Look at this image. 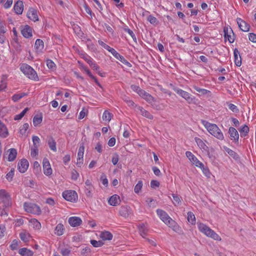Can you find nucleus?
Returning <instances> with one entry per match:
<instances>
[{"label": "nucleus", "instance_id": "f8f14e48", "mask_svg": "<svg viewBox=\"0 0 256 256\" xmlns=\"http://www.w3.org/2000/svg\"><path fill=\"white\" fill-rule=\"evenodd\" d=\"M132 210L131 208L128 206H122L119 210V214L120 216L127 218L132 214Z\"/></svg>", "mask_w": 256, "mask_h": 256}, {"label": "nucleus", "instance_id": "4be33fe9", "mask_svg": "<svg viewBox=\"0 0 256 256\" xmlns=\"http://www.w3.org/2000/svg\"><path fill=\"white\" fill-rule=\"evenodd\" d=\"M120 196L117 194H114L110 197L108 200V204L113 206H116L120 204Z\"/></svg>", "mask_w": 256, "mask_h": 256}, {"label": "nucleus", "instance_id": "7c9ffc66", "mask_svg": "<svg viewBox=\"0 0 256 256\" xmlns=\"http://www.w3.org/2000/svg\"><path fill=\"white\" fill-rule=\"evenodd\" d=\"M64 230V225L62 224H58L56 227L54 233L56 235L60 236L63 234Z\"/></svg>", "mask_w": 256, "mask_h": 256}, {"label": "nucleus", "instance_id": "a878e982", "mask_svg": "<svg viewBox=\"0 0 256 256\" xmlns=\"http://www.w3.org/2000/svg\"><path fill=\"white\" fill-rule=\"evenodd\" d=\"M8 132L5 125L0 120V136L5 138L8 136Z\"/></svg>", "mask_w": 256, "mask_h": 256}, {"label": "nucleus", "instance_id": "5701e85b", "mask_svg": "<svg viewBox=\"0 0 256 256\" xmlns=\"http://www.w3.org/2000/svg\"><path fill=\"white\" fill-rule=\"evenodd\" d=\"M34 48L37 52H42L44 48V42L40 39H37L35 42Z\"/></svg>", "mask_w": 256, "mask_h": 256}, {"label": "nucleus", "instance_id": "4c0bfd02", "mask_svg": "<svg viewBox=\"0 0 256 256\" xmlns=\"http://www.w3.org/2000/svg\"><path fill=\"white\" fill-rule=\"evenodd\" d=\"M240 132L242 136H245L248 134L249 132V128L246 125H244L240 128Z\"/></svg>", "mask_w": 256, "mask_h": 256}, {"label": "nucleus", "instance_id": "0e129e2a", "mask_svg": "<svg viewBox=\"0 0 256 256\" xmlns=\"http://www.w3.org/2000/svg\"><path fill=\"white\" fill-rule=\"evenodd\" d=\"M100 180H101V181L102 182V184L105 186H108V179L106 178V176L105 174H102L101 176V177H100Z\"/></svg>", "mask_w": 256, "mask_h": 256}, {"label": "nucleus", "instance_id": "6e6d98bb", "mask_svg": "<svg viewBox=\"0 0 256 256\" xmlns=\"http://www.w3.org/2000/svg\"><path fill=\"white\" fill-rule=\"evenodd\" d=\"M20 239L24 242H27L28 241L29 236H28L24 232H21L20 234Z\"/></svg>", "mask_w": 256, "mask_h": 256}, {"label": "nucleus", "instance_id": "864d4df0", "mask_svg": "<svg viewBox=\"0 0 256 256\" xmlns=\"http://www.w3.org/2000/svg\"><path fill=\"white\" fill-rule=\"evenodd\" d=\"M29 128V124L28 123H25L23 124L22 128H20V132L22 134H24L26 131Z\"/></svg>", "mask_w": 256, "mask_h": 256}, {"label": "nucleus", "instance_id": "9b49d317", "mask_svg": "<svg viewBox=\"0 0 256 256\" xmlns=\"http://www.w3.org/2000/svg\"><path fill=\"white\" fill-rule=\"evenodd\" d=\"M110 52L118 60H120L123 64L130 66V64L124 58L118 53L114 48L110 49Z\"/></svg>", "mask_w": 256, "mask_h": 256}, {"label": "nucleus", "instance_id": "f03ea898", "mask_svg": "<svg viewBox=\"0 0 256 256\" xmlns=\"http://www.w3.org/2000/svg\"><path fill=\"white\" fill-rule=\"evenodd\" d=\"M202 124L212 135L220 140L224 139V134L217 125L210 124L205 120H202Z\"/></svg>", "mask_w": 256, "mask_h": 256}, {"label": "nucleus", "instance_id": "aec40b11", "mask_svg": "<svg viewBox=\"0 0 256 256\" xmlns=\"http://www.w3.org/2000/svg\"><path fill=\"white\" fill-rule=\"evenodd\" d=\"M21 33L26 38H30L32 36V30L28 25H26L22 28Z\"/></svg>", "mask_w": 256, "mask_h": 256}, {"label": "nucleus", "instance_id": "dca6fc26", "mask_svg": "<svg viewBox=\"0 0 256 256\" xmlns=\"http://www.w3.org/2000/svg\"><path fill=\"white\" fill-rule=\"evenodd\" d=\"M194 140L199 148L200 149L203 150L205 151L207 153V154L208 156L210 158L209 152V148L202 141V140L198 138H195Z\"/></svg>", "mask_w": 256, "mask_h": 256}, {"label": "nucleus", "instance_id": "58836bf2", "mask_svg": "<svg viewBox=\"0 0 256 256\" xmlns=\"http://www.w3.org/2000/svg\"><path fill=\"white\" fill-rule=\"evenodd\" d=\"M83 156H84L83 152L82 153V152H78L76 164L79 167H80L83 164Z\"/></svg>", "mask_w": 256, "mask_h": 256}, {"label": "nucleus", "instance_id": "f257e3e1", "mask_svg": "<svg viewBox=\"0 0 256 256\" xmlns=\"http://www.w3.org/2000/svg\"><path fill=\"white\" fill-rule=\"evenodd\" d=\"M156 213L161 220L169 227L171 228L174 232L178 233H180L181 232L180 227L166 212L160 209H158Z\"/></svg>", "mask_w": 256, "mask_h": 256}, {"label": "nucleus", "instance_id": "603ef678", "mask_svg": "<svg viewBox=\"0 0 256 256\" xmlns=\"http://www.w3.org/2000/svg\"><path fill=\"white\" fill-rule=\"evenodd\" d=\"M124 32H128L131 36V37L134 42H136V36L134 32H132V30L128 28H124Z\"/></svg>", "mask_w": 256, "mask_h": 256}, {"label": "nucleus", "instance_id": "423d86ee", "mask_svg": "<svg viewBox=\"0 0 256 256\" xmlns=\"http://www.w3.org/2000/svg\"><path fill=\"white\" fill-rule=\"evenodd\" d=\"M63 198L70 202H76L78 199V194L74 190H66L62 192Z\"/></svg>", "mask_w": 256, "mask_h": 256}, {"label": "nucleus", "instance_id": "72a5a7b5", "mask_svg": "<svg viewBox=\"0 0 256 256\" xmlns=\"http://www.w3.org/2000/svg\"><path fill=\"white\" fill-rule=\"evenodd\" d=\"M139 232L140 233V234L144 238V236L146 235L147 232H148V229L144 226V224H141L138 228Z\"/></svg>", "mask_w": 256, "mask_h": 256}, {"label": "nucleus", "instance_id": "e433bc0d", "mask_svg": "<svg viewBox=\"0 0 256 256\" xmlns=\"http://www.w3.org/2000/svg\"><path fill=\"white\" fill-rule=\"evenodd\" d=\"M194 88L201 95H206L210 93V92L206 89L200 88L196 86H194Z\"/></svg>", "mask_w": 256, "mask_h": 256}, {"label": "nucleus", "instance_id": "bb28decb", "mask_svg": "<svg viewBox=\"0 0 256 256\" xmlns=\"http://www.w3.org/2000/svg\"><path fill=\"white\" fill-rule=\"evenodd\" d=\"M138 110L140 111V114L142 116L150 120H152L154 118V116L149 112L144 110L142 107L138 106Z\"/></svg>", "mask_w": 256, "mask_h": 256}, {"label": "nucleus", "instance_id": "6e6552de", "mask_svg": "<svg viewBox=\"0 0 256 256\" xmlns=\"http://www.w3.org/2000/svg\"><path fill=\"white\" fill-rule=\"evenodd\" d=\"M0 202H4L6 206H11L12 202L10 196L4 190H0Z\"/></svg>", "mask_w": 256, "mask_h": 256}, {"label": "nucleus", "instance_id": "c756f323", "mask_svg": "<svg viewBox=\"0 0 256 256\" xmlns=\"http://www.w3.org/2000/svg\"><path fill=\"white\" fill-rule=\"evenodd\" d=\"M100 237L104 240H111L113 238V236L110 232L105 231L102 232L100 234Z\"/></svg>", "mask_w": 256, "mask_h": 256}, {"label": "nucleus", "instance_id": "6ab92c4d", "mask_svg": "<svg viewBox=\"0 0 256 256\" xmlns=\"http://www.w3.org/2000/svg\"><path fill=\"white\" fill-rule=\"evenodd\" d=\"M27 16L28 18L33 20L34 22L37 21L38 20L37 11L32 8H30L28 10V11L27 13Z\"/></svg>", "mask_w": 256, "mask_h": 256}, {"label": "nucleus", "instance_id": "774afa93", "mask_svg": "<svg viewBox=\"0 0 256 256\" xmlns=\"http://www.w3.org/2000/svg\"><path fill=\"white\" fill-rule=\"evenodd\" d=\"M248 38L250 40L253 42H256V34L254 33H250L249 34Z\"/></svg>", "mask_w": 256, "mask_h": 256}, {"label": "nucleus", "instance_id": "ddd939ff", "mask_svg": "<svg viewBox=\"0 0 256 256\" xmlns=\"http://www.w3.org/2000/svg\"><path fill=\"white\" fill-rule=\"evenodd\" d=\"M28 166V161L26 159L23 158L18 162V170L20 172L24 173L27 170Z\"/></svg>", "mask_w": 256, "mask_h": 256}, {"label": "nucleus", "instance_id": "052dcab7", "mask_svg": "<svg viewBox=\"0 0 256 256\" xmlns=\"http://www.w3.org/2000/svg\"><path fill=\"white\" fill-rule=\"evenodd\" d=\"M60 252L63 256H68L70 252V250L68 248H62Z\"/></svg>", "mask_w": 256, "mask_h": 256}, {"label": "nucleus", "instance_id": "cd10ccee", "mask_svg": "<svg viewBox=\"0 0 256 256\" xmlns=\"http://www.w3.org/2000/svg\"><path fill=\"white\" fill-rule=\"evenodd\" d=\"M18 253L22 256H32L34 254L32 250L25 248H20Z\"/></svg>", "mask_w": 256, "mask_h": 256}, {"label": "nucleus", "instance_id": "ea45409f", "mask_svg": "<svg viewBox=\"0 0 256 256\" xmlns=\"http://www.w3.org/2000/svg\"><path fill=\"white\" fill-rule=\"evenodd\" d=\"M112 116V114L105 110L102 115V119L106 121L110 122Z\"/></svg>", "mask_w": 256, "mask_h": 256}, {"label": "nucleus", "instance_id": "2eb2a0df", "mask_svg": "<svg viewBox=\"0 0 256 256\" xmlns=\"http://www.w3.org/2000/svg\"><path fill=\"white\" fill-rule=\"evenodd\" d=\"M238 27L243 32H248L250 30V26L249 24L246 23L245 21L241 19L240 18H237L236 19Z\"/></svg>", "mask_w": 256, "mask_h": 256}, {"label": "nucleus", "instance_id": "49530a36", "mask_svg": "<svg viewBox=\"0 0 256 256\" xmlns=\"http://www.w3.org/2000/svg\"><path fill=\"white\" fill-rule=\"evenodd\" d=\"M142 180H140L138 182V184L136 185L134 191L136 193H138L142 190Z\"/></svg>", "mask_w": 256, "mask_h": 256}, {"label": "nucleus", "instance_id": "680f3d73", "mask_svg": "<svg viewBox=\"0 0 256 256\" xmlns=\"http://www.w3.org/2000/svg\"><path fill=\"white\" fill-rule=\"evenodd\" d=\"M79 176V174L75 170L72 171V179L73 180H76Z\"/></svg>", "mask_w": 256, "mask_h": 256}, {"label": "nucleus", "instance_id": "c9c22d12", "mask_svg": "<svg viewBox=\"0 0 256 256\" xmlns=\"http://www.w3.org/2000/svg\"><path fill=\"white\" fill-rule=\"evenodd\" d=\"M188 220L192 224L196 223V218L192 212H188Z\"/></svg>", "mask_w": 256, "mask_h": 256}, {"label": "nucleus", "instance_id": "bf43d9fd", "mask_svg": "<svg viewBox=\"0 0 256 256\" xmlns=\"http://www.w3.org/2000/svg\"><path fill=\"white\" fill-rule=\"evenodd\" d=\"M228 108L234 112H239L237 106L232 104H230L228 105Z\"/></svg>", "mask_w": 256, "mask_h": 256}, {"label": "nucleus", "instance_id": "412c9836", "mask_svg": "<svg viewBox=\"0 0 256 256\" xmlns=\"http://www.w3.org/2000/svg\"><path fill=\"white\" fill-rule=\"evenodd\" d=\"M14 9L16 14H22L24 10V5L22 2L21 0L17 1L14 5Z\"/></svg>", "mask_w": 256, "mask_h": 256}, {"label": "nucleus", "instance_id": "a18cd8bd", "mask_svg": "<svg viewBox=\"0 0 256 256\" xmlns=\"http://www.w3.org/2000/svg\"><path fill=\"white\" fill-rule=\"evenodd\" d=\"M46 65L50 69L55 70L56 68V64L53 61L50 59L46 60Z\"/></svg>", "mask_w": 256, "mask_h": 256}, {"label": "nucleus", "instance_id": "f704fd0d", "mask_svg": "<svg viewBox=\"0 0 256 256\" xmlns=\"http://www.w3.org/2000/svg\"><path fill=\"white\" fill-rule=\"evenodd\" d=\"M28 110V108H25L20 114L14 116V120H21Z\"/></svg>", "mask_w": 256, "mask_h": 256}, {"label": "nucleus", "instance_id": "393cba45", "mask_svg": "<svg viewBox=\"0 0 256 256\" xmlns=\"http://www.w3.org/2000/svg\"><path fill=\"white\" fill-rule=\"evenodd\" d=\"M234 62L236 66H240L242 64V58L237 48L234 50Z\"/></svg>", "mask_w": 256, "mask_h": 256}, {"label": "nucleus", "instance_id": "69168bd1", "mask_svg": "<svg viewBox=\"0 0 256 256\" xmlns=\"http://www.w3.org/2000/svg\"><path fill=\"white\" fill-rule=\"evenodd\" d=\"M5 232V226L2 224H0V238H2L4 236Z\"/></svg>", "mask_w": 256, "mask_h": 256}, {"label": "nucleus", "instance_id": "0eeeda50", "mask_svg": "<svg viewBox=\"0 0 256 256\" xmlns=\"http://www.w3.org/2000/svg\"><path fill=\"white\" fill-rule=\"evenodd\" d=\"M174 90L177 94L184 98L188 103L190 104L194 102V98L192 97L188 92L178 88H174Z\"/></svg>", "mask_w": 256, "mask_h": 256}, {"label": "nucleus", "instance_id": "b1692460", "mask_svg": "<svg viewBox=\"0 0 256 256\" xmlns=\"http://www.w3.org/2000/svg\"><path fill=\"white\" fill-rule=\"evenodd\" d=\"M8 160L12 162L15 160L17 156V151L15 148H10L8 150Z\"/></svg>", "mask_w": 256, "mask_h": 256}, {"label": "nucleus", "instance_id": "de8ad7c7", "mask_svg": "<svg viewBox=\"0 0 256 256\" xmlns=\"http://www.w3.org/2000/svg\"><path fill=\"white\" fill-rule=\"evenodd\" d=\"M31 222L34 226V228L36 229L39 230L41 228L40 223L36 219H32Z\"/></svg>", "mask_w": 256, "mask_h": 256}, {"label": "nucleus", "instance_id": "473e14b6", "mask_svg": "<svg viewBox=\"0 0 256 256\" xmlns=\"http://www.w3.org/2000/svg\"><path fill=\"white\" fill-rule=\"evenodd\" d=\"M224 38L226 40H228L230 43L234 42V39L230 34H228V28H224Z\"/></svg>", "mask_w": 256, "mask_h": 256}, {"label": "nucleus", "instance_id": "20e7f679", "mask_svg": "<svg viewBox=\"0 0 256 256\" xmlns=\"http://www.w3.org/2000/svg\"><path fill=\"white\" fill-rule=\"evenodd\" d=\"M198 229L202 232L204 234L210 237L214 240H220V237L213 230L204 224L198 225Z\"/></svg>", "mask_w": 256, "mask_h": 256}, {"label": "nucleus", "instance_id": "4d7b16f0", "mask_svg": "<svg viewBox=\"0 0 256 256\" xmlns=\"http://www.w3.org/2000/svg\"><path fill=\"white\" fill-rule=\"evenodd\" d=\"M148 103L154 102V98L150 94L147 93L146 96L143 98Z\"/></svg>", "mask_w": 256, "mask_h": 256}, {"label": "nucleus", "instance_id": "a211bd4d", "mask_svg": "<svg viewBox=\"0 0 256 256\" xmlns=\"http://www.w3.org/2000/svg\"><path fill=\"white\" fill-rule=\"evenodd\" d=\"M228 134L232 140H233L235 142H238L239 138L238 134L235 128L230 127L228 130Z\"/></svg>", "mask_w": 256, "mask_h": 256}, {"label": "nucleus", "instance_id": "1a4fd4ad", "mask_svg": "<svg viewBox=\"0 0 256 256\" xmlns=\"http://www.w3.org/2000/svg\"><path fill=\"white\" fill-rule=\"evenodd\" d=\"M186 156L189 160L196 166L200 167L203 166V164L200 162L190 152L187 151L186 152Z\"/></svg>", "mask_w": 256, "mask_h": 256}, {"label": "nucleus", "instance_id": "a19ab883", "mask_svg": "<svg viewBox=\"0 0 256 256\" xmlns=\"http://www.w3.org/2000/svg\"><path fill=\"white\" fill-rule=\"evenodd\" d=\"M172 195L174 199L173 204L174 206L178 205L181 202L180 197L175 194H172Z\"/></svg>", "mask_w": 256, "mask_h": 256}, {"label": "nucleus", "instance_id": "338daca9", "mask_svg": "<svg viewBox=\"0 0 256 256\" xmlns=\"http://www.w3.org/2000/svg\"><path fill=\"white\" fill-rule=\"evenodd\" d=\"M38 148H31L30 155L34 157L38 154Z\"/></svg>", "mask_w": 256, "mask_h": 256}, {"label": "nucleus", "instance_id": "2f4dec72", "mask_svg": "<svg viewBox=\"0 0 256 256\" xmlns=\"http://www.w3.org/2000/svg\"><path fill=\"white\" fill-rule=\"evenodd\" d=\"M26 96H28V94L26 92H22L21 94H14L12 96V99L14 102H16L23 97Z\"/></svg>", "mask_w": 256, "mask_h": 256}, {"label": "nucleus", "instance_id": "5fc2aeb1", "mask_svg": "<svg viewBox=\"0 0 256 256\" xmlns=\"http://www.w3.org/2000/svg\"><path fill=\"white\" fill-rule=\"evenodd\" d=\"M98 42L102 48L108 50V52H110V49H112L113 48H110L109 46L104 42L102 40H99Z\"/></svg>", "mask_w": 256, "mask_h": 256}, {"label": "nucleus", "instance_id": "9d476101", "mask_svg": "<svg viewBox=\"0 0 256 256\" xmlns=\"http://www.w3.org/2000/svg\"><path fill=\"white\" fill-rule=\"evenodd\" d=\"M43 171L44 174L47 176H50L52 174V170L48 160L44 158L42 162Z\"/></svg>", "mask_w": 256, "mask_h": 256}, {"label": "nucleus", "instance_id": "f3484780", "mask_svg": "<svg viewBox=\"0 0 256 256\" xmlns=\"http://www.w3.org/2000/svg\"><path fill=\"white\" fill-rule=\"evenodd\" d=\"M82 222V220L79 217L72 216L68 219V223L72 227L79 226L81 224Z\"/></svg>", "mask_w": 256, "mask_h": 256}, {"label": "nucleus", "instance_id": "4468645a", "mask_svg": "<svg viewBox=\"0 0 256 256\" xmlns=\"http://www.w3.org/2000/svg\"><path fill=\"white\" fill-rule=\"evenodd\" d=\"M86 186L85 188L84 192L86 196L91 198L92 196V192L94 188L90 180H87L85 182Z\"/></svg>", "mask_w": 256, "mask_h": 256}, {"label": "nucleus", "instance_id": "e2e57ef3", "mask_svg": "<svg viewBox=\"0 0 256 256\" xmlns=\"http://www.w3.org/2000/svg\"><path fill=\"white\" fill-rule=\"evenodd\" d=\"M119 160V156L117 154H114L112 158V162L113 164L116 165L117 164Z\"/></svg>", "mask_w": 256, "mask_h": 256}, {"label": "nucleus", "instance_id": "8fccbe9b", "mask_svg": "<svg viewBox=\"0 0 256 256\" xmlns=\"http://www.w3.org/2000/svg\"><path fill=\"white\" fill-rule=\"evenodd\" d=\"M32 141L34 144V147L38 148L40 146V139L38 136H33Z\"/></svg>", "mask_w": 256, "mask_h": 256}, {"label": "nucleus", "instance_id": "3c124183", "mask_svg": "<svg viewBox=\"0 0 256 256\" xmlns=\"http://www.w3.org/2000/svg\"><path fill=\"white\" fill-rule=\"evenodd\" d=\"M14 168L11 169V170L6 174V178L9 182H10L12 180V178L14 175Z\"/></svg>", "mask_w": 256, "mask_h": 256}, {"label": "nucleus", "instance_id": "39448f33", "mask_svg": "<svg viewBox=\"0 0 256 256\" xmlns=\"http://www.w3.org/2000/svg\"><path fill=\"white\" fill-rule=\"evenodd\" d=\"M24 207L25 210L28 212L36 214H40L41 213L40 206L36 204L24 202Z\"/></svg>", "mask_w": 256, "mask_h": 256}, {"label": "nucleus", "instance_id": "7ed1b4c3", "mask_svg": "<svg viewBox=\"0 0 256 256\" xmlns=\"http://www.w3.org/2000/svg\"><path fill=\"white\" fill-rule=\"evenodd\" d=\"M20 70L29 78L34 80H38V76L36 71L28 64H22L20 66Z\"/></svg>", "mask_w": 256, "mask_h": 256}, {"label": "nucleus", "instance_id": "c85d7f7f", "mask_svg": "<svg viewBox=\"0 0 256 256\" xmlns=\"http://www.w3.org/2000/svg\"><path fill=\"white\" fill-rule=\"evenodd\" d=\"M48 145L51 150L56 151V142L52 136H50L48 141Z\"/></svg>", "mask_w": 256, "mask_h": 256}, {"label": "nucleus", "instance_id": "79ce46f5", "mask_svg": "<svg viewBox=\"0 0 256 256\" xmlns=\"http://www.w3.org/2000/svg\"><path fill=\"white\" fill-rule=\"evenodd\" d=\"M226 151L228 153V154L230 156L234 159L236 160L238 158V154L234 150H230L229 148H225Z\"/></svg>", "mask_w": 256, "mask_h": 256}, {"label": "nucleus", "instance_id": "13d9d810", "mask_svg": "<svg viewBox=\"0 0 256 256\" xmlns=\"http://www.w3.org/2000/svg\"><path fill=\"white\" fill-rule=\"evenodd\" d=\"M91 252L90 248L86 246L85 248H83L81 251V254L85 256H88V254L90 253Z\"/></svg>", "mask_w": 256, "mask_h": 256}, {"label": "nucleus", "instance_id": "37998d69", "mask_svg": "<svg viewBox=\"0 0 256 256\" xmlns=\"http://www.w3.org/2000/svg\"><path fill=\"white\" fill-rule=\"evenodd\" d=\"M90 242L93 246L96 248L100 247L104 244V242L101 240L97 241L96 240H92L90 241Z\"/></svg>", "mask_w": 256, "mask_h": 256}, {"label": "nucleus", "instance_id": "c03bdc74", "mask_svg": "<svg viewBox=\"0 0 256 256\" xmlns=\"http://www.w3.org/2000/svg\"><path fill=\"white\" fill-rule=\"evenodd\" d=\"M42 122V117L36 116L33 118L34 125L36 126Z\"/></svg>", "mask_w": 256, "mask_h": 256}, {"label": "nucleus", "instance_id": "09e8293b", "mask_svg": "<svg viewBox=\"0 0 256 256\" xmlns=\"http://www.w3.org/2000/svg\"><path fill=\"white\" fill-rule=\"evenodd\" d=\"M147 20L152 24H158V21L157 20L156 18L152 15H150L148 18Z\"/></svg>", "mask_w": 256, "mask_h": 256}]
</instances>
